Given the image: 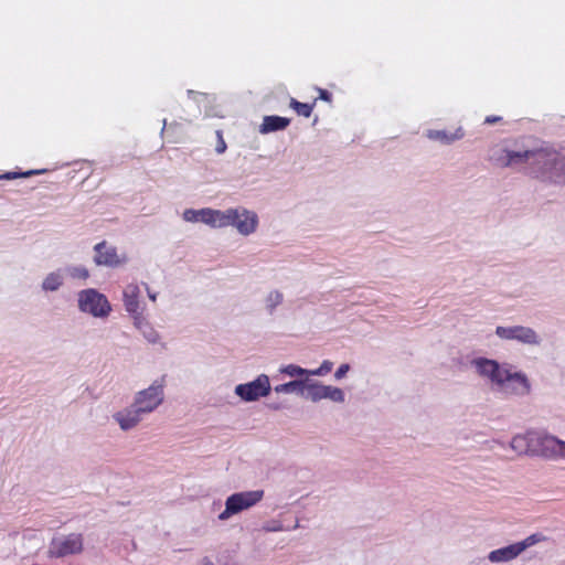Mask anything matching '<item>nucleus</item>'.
<instances>
[{
	"label": "nucleus",
	"mask_w": 565,
	"mask_h": 565,
	"mask_svg": "<svg viewBox=\"0 0 565 565\" xmlns=\"http://www.w3.org/2000/svg\"><path fill=\"white\" fill-rule=\"evenodd\" d=\"M196 565H236L234 562H218V564H216L210 556H203L201 557Z\"/></svg>",
	"instance_id": "473e14b6"
},
{
	"label": "nucleus",
	"mask_w": 565,
	"mask_h": 565,
	"mask_svg": "<svg viewBox=\"0 0 565 565\" xmlns=\"http://www.w3.org/2000/svg\"><path fill=\"white\" fill-rule=\"evenodd\" d=\"M271 391L269 376L259 374L253 381L235 386V395L244 403L256 402L269 395Z\"/></svg>",
	"instance_id": "f8f14e48"
},
{
	"label": "nucleus",
	"mask_w": 565,
	"mask_h": 565,
	"mask_svg": "<svg viewBox=\"0 0 565 565\" xmlns=\"http://www.w3.org/2000/svg\"><path fill=\"white\" fill-rule=\"evenodd\" d=\"M308 379L291 380L274 387L277 394H297L306 398Z\"/></svg>",
	"instance_id": "aec40b11"
},
{
	"label": "nucleus",
	"mask_w": 565,
	"mask_h": 565,
	"mask_svg": "<svg viewBox=\"0 0 565 565\" xmlns=\"http://www.w3.org/2000/svg\"><path fill=\"white\" fill-rule=\"evenodd\" d=\"M232 226L242 236H250L255 234L259 226V217L253 210L244 206L230 207V222Z\"/></svg>",
	"instance_id": "9b49d317"
},
{
	"label": "nucleus",
	"mask_w": 565,
	"mask_h": 565,
	"mask_svg": "<svg viewBox=\"0 0 565 565\" xmlns=\"http://www.w3.org/2000/svg\"><path fill=\"white\" fill-rule=\"evenodd\" d=\"M163 401L164 382L156 380L148 387L136 392L131 403L143 416H147L162 405Z\"/></svg>",
	"instance_id": "9d476101"
},
{
	"label": "nucleus",
	"mask_w": 565,
	"mask_h": 565,
	"mask_svg": "<svg viewBox=\"0 0 565 565\" xmlns=\"http://www.w3.org/2000/svg\"><path fill=\"white\" fill-rule=\"evenodd\" d=\"M264 490L235 492L225 500L224 510L217 515L218 521L225 522L258 504L264 498Z\"/></svg>",
	"instance_id": "0eeeda50"
},
{
	"label": "nucleus",
	"mask_w": 565,
	"mask_h": 565,
	"mask_svg": "<svg viewBox=\"0 0 565 565\" xmlns=\"http://www.w3.org/2000/svg\"><path fill=\"white\" fill-rule=\"evenodd\" d=\"M84 542L82 534L71 533L56 535L52 539L49 546V555L51 557H65L79 554L83 552Z\"/></svg>",
	"instance_id": "ddd939ff"
},
{
	"label": "nucleus",
	"mask_w": 565,
	"mask_h": 565,
	"mask_svg": "<svg viewBox=\"0 0 565 565\" xmlns=\"http://www.w3.org/2000/svg\"><path fill=\"white\" fill-rule=\"evenodd\" d=\"M62 270H64L65 277H70L73 280H87L89 278V270L84 265L78 264H70L65 267H62Z\"/></svg>",
	"instance_id": "b1692460"
},
{
	"label": "nucleus",
	"mask_w": 565,
	"mask_h": 565,
	"mask_svg": "<svg viewBox=\"0 0 565 565\" xmlns=\"http://www.w3.org/2000/svg\"><path fill=\"white\" fill-rule=\"evenodd\" d=\"M543 540V536L541 534H532L530 536H527L525 540L521 541V542H518V545L521 551V553H523L527 547H531L537 543H540L541 541Z\"/></svg>",
	"instance_id": "c85d7f7f"
},
{
	"label": "nucleus",
	"mask_w": 565,
	"mask_h": 565,
	"mask_svg": "<svg viewBox=\"0 0 565 565\" xmlns=\"http://www.w3.org/2000/svg\"><path fill=\"white\" fill-rule=\"evenodd\" d=\"M521 547H519L518 543L503 546L497 550L491 551L488 554V559L491 563H508L515 559L520 554Z\"/></svg>",
	"instance_id": "a211bd4d"
},
{
	"label": "nucleus",
	"mask_w": 565,
	"mask_h": 565,
	"mask_svg": "<svg viewBox=\"0 0 565 565\" xmlns=\"http://www.w3.org/2000/svg\"><path fill=\"white\" fill-rule=\"evenodd\" d=\"M470 365L476 375L497 392L515 397H524L531 393L532 385L527 375L510 363L477 356L470 361Z\"/></svg>",
	"instance_id": "f257e3e1"
},
{
	"label": "nucleus",
	"mask_w": 565,
	"mask_h": 565,
	"mask_svg": "<svg viewBox=\"0 0 565 565\" xmlns=\"http://www.w3.org/2000/svg\"><path fill=\"white\" fill-rule=\"evenodd\" d=\"M143 417L132 403L111 415L113 420L122 431L135 429L142 422Z\"/></svg>",
	"instance_id": "dca6fc26"
},
{
	"label": "nucleus",
	"mask_w": 565,
	"mask_h": 565,
	"mask_svg": "<svg viewBox=\"0 0 565 565\" xmlns=\"http://www.w3.org/2000/svg\"><path fill=\"white\" fill-rule=\"evenodd\" d=\"M497 120H499L498 117H487L486 118V122L487 124H492V122H495Z\"/></svg>",
	"instance_id": "4c0bfd02"
},
{
	"label": "nucleus",
	"mask_w": 565,
	"mask_h": 565,
	"mask_svg": "<svg viewBox=\"0 0 565 565\" xmlns=\"http://www.w3.org/2000/svg\"><path fill=\"white\" fill-rule=\"evenodd\" d=\"M306 399L312 403L328 399L334 404H343L345 402V393L338 386L308 379Z\"/></svg>",
	"instance_id": "4468645a"
},
{
	"label": "nucleus",
	"mask_w": 565,
	"mask_h": 565,
	"mask_svg": "<svg viewBox=\"0 0 565 565\" xmlns=\"http://www.w3.org/2000/svg\"><path fill=\"white\" fill-rule=\"evenodd\" d=\"M534 179L550 184L565 185V148H539Z\"/></svg>",
	"instance_id": "7ed1b4c3"
},
{
	"label": "nucleus",
	"mask_w": 565,
	"mask_h": 565,
	"mask_svg": "<svg viewBox=\"0 0 565 565\" xmlns=\"http://www.w3.org/2000/svg\"><path fill=\"white\" fill-rule=\"evenodd\" d=\"M556 436L544 429H527L515 434L510 449L518 456H540L554 460Z\"/></svg>",
	"instance_id": "f03ea898"
},
{
	"label": "nucleus",
	"mask_w": 565,
	"mask_h": 565,
	"mask_svg": "<svg viewBox=\"0 0 565 565\" xmlns=\"http://www.w3.org/2000/svg\"><path fill=\"white\" fill-rule=\"evenodd\" d=\"M333 369V362L330 360H324L321 362L320 366L317 369H309V376H324L329 374Z\"/></svg>",
	"instance_id": "a878e982"
},
{
	"label": "nucleus",
	"mask_w": 565,
	"mask_h": 565,
	"mask_svg": "<svg viewBox=\"0 0 565 565\" xmlns=\"http://www.w3.org/2000/svg\"><path fill=\"white\" fill-rule=\"evenodd\" d=\"M278 373L280 375L297 380V379H305L309 377V369H303L297 364H286L281 365L278 369Z\"/></svg>",
	"instance_id": "393cba45"
},
{
	"label": "nucleus",
	"mask_w": 565,
	"mask_h": 565,
	"mask_svg": "<svg viewBox=\"0 0 565 565\" xmlns=\"http://www.w3.org/2000/svg\"><path fill=\"white\" fill-rule=\"evenodd\" d=\"M77 308L95 319L106 320L113 312L108 298L95 288L79 290L76 296Z\"/></svg>",
	"instance_id": "39448f33"
},
{
	"label": "nucleus",
	"mask_w": 565,
	"mask_h": 565,
	"mask_svg": "<svg viewBox=\"0 0 565 565\" xmlns=\"http://www.w3.org/2000/svg\"><path fill=\"white\" fill-rule=\"evenodd\" d=\"M145 294L147 295L148 299L151 302H153V303L157 302L158 297H159V291H157L156 289L151 288L148 282H146Z\"/></svg>",
	"instance_id": "72a5a7b5"
},
{
	"label": "nucleus",
	"mask_w": 565,
	"mask_h": 565,
	"mask_svg": "<svg viewBox=\"0 0 565 565\" xmlns=\"http://www.w3.org/2000/svg\"><path fill=\"white\" fill-rule=\"evenodd\" d=\"M44 170H30L26 172H6L3 174H0V180H14L18 178H29L34 174L43 173Z\"/></svg>",
	"instance_id": "cd10ccee"
},
{
	"label": "nucleus",
	"mask_w": 565,
	"mask_h": 565,
	"mask_svg": "<svg viewBox=\"0 0 565 565\" xmlns=\"http://www.w3.org/2000/svg\"><path fill=\"white\" fill-rule=\"evenodd\" d=\"M554 460H565V440L556 436Z\"/></svg>",
	"instance_id": "7c9ffc66"
},
{
	"label": "nucleus",
	"mask_w": 565,
	"mask_h": 565,
	"mask_svg": "<svg viewBox=\"0 0 565 565\" xmlns=\"http://www.w3.org/2000/svg\"><path fill=\"white\" fill-rule=\"evenodd\" d=\"M350 370H351L350 364H348V363H343V364H341V365L337 369V371L334 372V380H335V381H341V380H343V379L347 376V374L349 373V371H350Z\"/></svg>",
	"instance_id": "2f4dec72"
},
{
	"label": "nucleus",
	"mask_w": 565,
	"mask_h": 565,
	"mask_svg": "<svg viewBox=\"0 0 565 565\" xmlns=\"http://www.w3.org/2000/svg\"><path fill=\"white\" fill-rule=\"evenodd\" d=\"M134 328L143 337V339L151 344H158L161 341L160 333L156 330L152 323L148 320L145 313L131 317Z\"/></svg>",
	"instance_id": "f3484780"
},
{
	"label": "nucleus",
	"mask_w": 565,
	"mask_h": 565,
	"mask_svg": "<svg viewBox=\"0 0 565 565\" xmlns=\"http://www.w3.org/2000/svg\"><path fill=\"white\" fill-rule=\"evenodd\" d=\"M494 333L502 341L515 342L529 348H540L544 342L536 329L524 324L498 326Z\"/></svg>",
	"instance_id": "423d86ee"
},
{
	"label": "nucleus",
	"mask_w": 565,
	"mask_h": 565,
	"mask_svg": "<svg viewBox=\"0 0 565 565\" xmlns=\"http://www.w3.org/2000/svg\"><path fill=\"white\" fill-rule=\"evenodd\" d=\"M561 565H565V561Z\"/></svg>",
	"instance_id": "a19ab883"
},
{
	"label": "nucleus",
	"mask_w": 565,
	"mask_h": 565,
	"mask_svg": "<svg viewBox=\"0 0 565 565\" xmlns=\"http://www.w3.org/2000/svg\"><path fill=\"white\" fill-rule=\"evenodd\" d=\"M290 107L297 111L298 115L303 117H310L312 113V106L306 103H300L296 99H291Z\"/></svg>",
	"instance_id": "bb28decb"
},
{
	"label": "nucleus",
	"mask_w": 565,
	"mask_h": 565,
	"mask_svg": "<svg viewBox=\"0 0 565 565\" xmlns=\"http://www.w3.org/2000/svg\"><path fill=\"white\" fill-rule=\"evenodd\" d=\"M166 127H167V119H163V121H162V129H161V132H160L161 136L163 135V132L166 130Z\"/></svg>",
	"instance_id": "58836bf2"
},
{
	"label": "nucleus",
	"mask_w": 565,
	"mask_h": 565,
	"mask_svg": "<svg viewBox=\"0 0 565 565\" xmlns=\"http://www.w3.org/2000/svg\"><path fill=\"white\" fill-rule=\"evenodd\" d=\"M290 120L286 117L280 116H265L262 125L259 126V132L266 135L269 132L284 130L288 127Z\"/></svg>",
	"instance_id": "412c9836"
},
{
	"label": "nucleus",
	"mask_w": 565,
	"mask_h": 565,
	"mask_svg": "<svg viewBox=\"0 0 565 565\" xmlns=\"http://www.w3.org/2000/svg\"><path fill=\"white\" fill-rule=\"evenodd\" d=\"M491 159L502 168H518L534 178L535 168L539 161V148L529 150L497 149Z\"/></svg>",
	"instance_id": "20e7f679"
},
{
	"label": "nucleus",
	"mask_w": 565,
	"mask_h": 565,
	"mask_svg": "<svg viewBox=\"0 0 565 565\" xmlns=\"http://www.w3.org/2000/svg\"><path fill=\"white\" fill-rule=\"evenodd\" d=\"M65 282V275L64 270L61 268H56L50 273H47L42 281H41V289L44 292H55L60 290Z\"/></svg>",
	"instance_id": "6ab92c4d"
},
{
	"label": "nucleus",
	"mask_w": 565,
	"mask_h": 565,
	"mask_svg": "<svg viewBox=\"0 0 565 565\" xmlns=\"http://www.w3.org/2000/svg\"><path fill=\"white\" fill-rule=\"evenodd\" d=\"M263 530L265 532H281V531H287L288 529L285 527L280 521L270 520L263 525Z\"/></svg>",
	"instance_id": "c756f323"
},
{
	"label": "nucleus",
	"mask_w": 565,
	"mask_h": 565,
	"mask_svg": "<svg viewBox=\"0 0 565 565\" xmlns=\"http://www.w3.org/2000/svg\"><path fill=\"white\" fill-rule=\"evenodd\" d=\"M426 137L430 140L449 145L456 140L461 139L463 137V131L461 128L456 129L454 132H449L447 130L441 129H429L426 132Z\"/></svg>",
	"instance_id": "4be33fe9"
},
{
	"label": "nucleus",
	"mask_w": 565,
	"mask_h": 565,
	"mask_svg": "<svg viewBox=\"0 0 565 565\" xmlns=\"http://www.w3.org/2000/svg\"><path fill=\"white\" fill-rule=\"evenodd\" d=\"M298 527H299V523H298V522H296V524L294 525V527H292V529H298Z\"/></svg>",
	"instance_id": "ea45409f"
},
{
	"label": "nucleus",
	"mask_w": 565,
	"mask_h": 565,
	"mask_svg": "<svg viewBox=\"0 0 565 565\" xmlns=\"http://www.w3.org/2000/svg\"><path fill=\"white\" fill-rule=\"evenodd\" d=\"M319 97L324 102H331V94L324 89H319Z\"/></svg>",
	"instance_id": "f704fd0d"
},
{
	"label": "nucleus",
	"mask_w": 565,
	"mask_h": 565,
	"mask_svg": "<svg viewBox=\"0 0 565 565\" xmlns=\"http://www.w3.org/2000/svg\"><path fill=\"white\" fill-rule=\"evenodd\" d=\"M145 287L146 281L138 279H132L122 286L121 302L129 318L145 313L147 310Z\"/></svg>",
	"instance_id": "1a4fd4ad"
},
{
	"label": "nucleus",
	"mask_w": 565,
	"mask_h": 565,
	"mask_svg": "<svg viewBox=\"0 0 565 565\" xmlns=\"http://www.w3.org/2000/svg\"><path fill=\"white\" fill-rule=\"evenodd\" d=\"M182 220L186 223H201L213 230L228 227L230 207L216 210L212 207L185 209L182 213Z\"/></svg>",
	"instance_id": "6e6552de"
},
{
	"label": "nucleus",
	"mask_w": 565,
	"mask_h": 565,
	"mask_svg": "<svg viewBox=\"0 0 565 565\" xmlns=\"http://www.w3.org/2000/svg\"><path fill=\"white\" fill-rule=\"evenodd\" d=\"M282 302L284 294L278 289L269 290L264 297V308L269 315H273Z\"/></svg>",
	"instance_id": "5701e85b"
},
{
	"label": "nucleus",
	"mask_w": 565,
	"mask_h": 565,
	"mask_svg": "<svg viewBox=\"0 0 565 565\" xmlns=\"http://www.w3.org/2000/svg\"><path fill=\"white\" fill-rule=\"evenodd\" d=\"M225 149H226V143H225V141L221 138V139H220V142H218V145L216 146V149H215V150H216V152H217V153H223V152L225 151Z\"/></svg>",
	"instance_id": "c9c22d12"
},
{
	"label": "nucleus",
	"mask_w": 565,
	"mask_h": 565,
	"mask_svg": "<svg viewBox=\"0 0 565 565\" xmlns=\"http://www.w3.org/2000/svg\"><path fill=\"white\" fill-rule=\"evenodd\" d=\"M94 263L97 266L110 268L121 267L127 264L128 259L125 254H119L117 248L107 242L97 243L94 246Z\"/></svg>",
	"instance_id": "2eb2a0df"
},
{
	"label": "nucleus",
	"mask_w": 565,
	"mask_h": 565,
	"mask_svg": "<svg viewBox=\"0 0 565 565\" xmlns=\"http://www.w3.org/2000/svg\"><path fill=\"white\" fill-rule=\"evenodd\" d=\"M189 96L193 97L194 99L199 100L200 102V97H204L206 98V95L205 94H202V93H195L193 90H189Z\"/></svg>",
	"instance_id": "e433bc0d"
}]
</instances>
